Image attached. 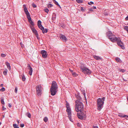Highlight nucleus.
I'll return each mask as SVG.
<instances>
[{"mask_svg":"<svg viewBox=\"0 0 128 128\" xmlns=\"http://www.w3.org/2000/svg\"><path fill=\"white\" fill-rule=\"evenodd\" d=\"M57 85L56 82L54 81L53 82L50 89L51 94L52 95L54 96L56 94L57 91Z\"/></svg>","mask_w":128,"mask_h":128,"instance_id":"1","label":"nucleus"},{"mask_svg":"<svg viewBox=\"0 0 128 128\" xmlns=\"http://www.w3.org/2000/svg\"><path fill=\"white\" fill-rule=\"evenodd\" d=\"M76 105L75 106V110L77 112H82L83 111L84 108V106L82 103L80 102L78 100L75 101Z\"/></svg>","mask_w":128,"mask_h":128,"instance_id":"2","label":"nucleus"},{"mask_svg":"<svg viewBox=\"0 0 128 128\" xmlns=\"http://www.w3.org/2000/svg\"><path fill=\"white\" fill-rule=\"evenodd\" d=\"M104 100V97H103L102 98H99L97 100L98 109L99 111H100L102 108Z\"/></svg>","mask_w":128,"mask_h":128,"instance_id":"3","label":"nucleus"},{"mask_svg":"<svg viewBox=\"0 0 128 128\" xmlns=\"http://www.w3.org/2000/svg\"><path fill=\"white\" fill-rule=\"evenodd\" d=\"M66 106L67 108L66 112H67L68 117L70 120L72 122H73L71 118V109L70 108L69 104L66 101Z\"/></svg>","mask_w":128,"mask_h":128,"instance_id":"4","label":"nucleus"},{"mask_svg":"<svg viewBox=\"0 0 128 128\" xmlns=\"http://www.w3.org/2000/svg\"><path fill=\"white\" fill-rule=\"evenodd\" d=\"M81 69L82 72L84 74H90L92 72V71L86 67L82 68Z\"/></svg>","mask_w":128,"mask_h":128,"instance_id":"5","label":"nucleus"},{"mask_svg":"<svg viewBox=\"0 0 128 128\" xmlns=\"http://www.w3.org/2000/svg\"><path fill=\"white\" fill-rule=\"evenodd\" d=\"M42 90V86L40 85H39L36 86V92L38 96H40L41 95Z\"/></svg>","mask_w":128,"mask_h":128,"instance_id":"6","label":"nucleus"},{"mask_svg":"<svg viewBox=\"0 0 128 128\" xmlns=\"http://www.w3.org/2000/svg\"><path fill=\"white\" fill-rule=\"evenodd\" d=\"M120 38L116 37V36L114 35L111 38H110L109 39L112 42H117L118 40H119Z\"/></svg>","mask_w":128,"mask_h":128,"instance_id":"7","label":"nucleus"},{"mask_svg":"<svg viewBox=\"0 0 128 128\" xmlns=\"http://www.w3.org/2000/svg\"><path fill=\"white\" fill-rule=\"evenodd\" d=\"M117 42L119 46L122 48V49H124V47L123 44L121 41L120 38L119 40H118Z\"/></svg>","mask_w":128,"mask_h":128,"instance_id":"8","label":"nucleus"},{"mask_svg":"<svg viewBox=\"0 0 128 128\" xmlns=\"http://www.w3.org/2000/svg\"><path fill=\"white\" fill-rule=\"evenodd\" d=\"M28 21L29 23L32 26L34 25V24L32 21V20L30 14L26 15Z\"/></svg>","mask_w":128,"mask_h":128,"instance_id":"9","label":"nucleus"},{"mask_svg":"<svg viewBox=\"0 0 128 128\" xmlns=\"http://www.w3.org/2000/svg\"><path fill=\"white\" fill-rule=\"evenodd\" d=\"M31 29L33 32L36 35V36L37 38L38 39V35L36 30L34 28L31 27Z\"/></svg>","mask_w":128,"mask_h":128,"instance_id":"10","label":"nucleus"},{"mask_svg":"<svg viewBox=\"0 0 128 128\" xmlns=\"http://www.w3.org/2000/svg\"><path fill=\"white\" fill-rule=\"evenodd\" d=\"M41 53L42 55V56L44 58H46L47 56V52L45 50L41 51Z\"/></svg>","mask_w":128,"mask_h":128,"instance_id":"11","label":"nucleus"},{"mask_svg":"<svg viewBox=\"0 0 128 128\" xmlns=\"http://www.w3.org/2000/svg\"><path fill=\"white\" fill-rule=\"evenodd\" d=\"M106 34L108 39H109L110 38H111L114 35L111 31H109L107 32Z\"/></svg>","mask_w":128,"mask_h":128,"instance_id":"12","label":"nucleus"},{"mask_svg":"<svg viewBox=\"0 0 128 128\" xmlns=\"http://www.w3.org/2000/svg\"><path fill=\"white\" fill-rule=\"evenodd\" d=\"M60 38L64 42H66L67 40V39L66 37L63 35H60Z\"/></svg>","mask_w":128,"mask_h":128,"instance_id":"13","label":"nucleus"},{"mask_svg":"<svg viewBox=\"0 0 128 128\" xmlns=\"http://www.w3.org/2000/svg\"><path fill=\"white\" fill-rule=\"evenodd\" d=\"M23 6L24 10L26 15L30 14L29 12H28V10L26 7V5L24 4L23 5Z\"/></svg>","mask_w":128,"mask_h":128,"instance_id":"14","label":"nucleus"},{"mask_svg":"<svg viewBox=\"0 0 128 128\" xmlns=\"http://www.w3.org/2000/svg\"><path fill=\"white\" fill-rule=\"evenodd\" d=\"M28 67L29 68V74L31 76L32 74V68L30 66V65H28Z\"/></svg>","mask_w":128,"mask_h":128,"instance_id":"15","label":"nucleus"},{"mask_svg":"<svg viewBox=\"0 0 128 128\" xmlns=\"http://www.w3.org/2000/svg\"><path fill=\"white\" fill-rule=\"evenodd\" d=\"M69 70L74 76L76 77L78 76V74H76L75 72L74 71L72 70H71L70 69H69Z\"/></svg>","mask_w":128,"mask_h":128,"instance_id":"16","label":"nucleus"},{"mask_svg":"<svg viewBox=\"0 0 128 128\" xmlns=\"http://www.w3.org/2000/svg\"><path fill=\"white\" fill-rule=\"evenodd\" d=\"M5 64L6 65L7 68L10 70H11V67L10 66V64L8 62H6Z\"/></svg>","mask_w":128,"mask_h":128,"instance_id":"17","label":"nucleus"},{"mask_svg":"<svg viewBox=\"0 0 128 128\" xmlns=\"http://www.w3.org/2000/svg\"><path fill=\"white\" fill-rule=\"evenodd\" d=\"M118 116L120 117L123 118H128V116L126 115H124L122 113H119Z\"/></svg>","mask_w":128,"mask_h":128,"instance_id":"18","label":"nucleus"},{"mask_svg":"<svg viewBox=\"0 0 128 128\" xmlns=\"http://www.w3.org/2000/svg\"><path fill=\"white\" fill-rule=\"evenodd\" d=\"M94 58L97 60H102V59L99 56H96V55H94Z\"/></svg>","mask_w":128,"mask_h":128,"instance_id":"19","label":"nucleus"},{"mask_svg":"<svg viewBox=\"0 0 128 128\" xmlns=\"http://www.w3.org/2000/svg\"><path fill=\"white\" fill-rule=\"evenodd\" d=\"M22 77V81H24L26 80V78H25V77L24 76V74H22V75L20 76V78L21 77Z\"/></svg>","mask_w":128,"mask_h":128,"instance_id":"20","label":"nucleus"},{"mask_svg":"<svg viewBox=\"0 0 128 128\" xmlns=\"http://www.w3.org/2000/svg\"><path fill=\"white\" fill-rule=\"evenodd\" d=\"M80 112V114L84 118L85 117L86 114L83 112V111H82V112Z\"/></svg>","mask_w":128,"mask_h":128,"instance_id":"21","label":"nucleus"},{"mask_svg":"<svg viewBox=\"0 0 128 128\" xmlns=\"http://www.w3.org/2000/svg\"><path fill=\"white\" fill-rule=\"evenodd\" d=\"M77 116L78 118L80 120H82L84 118L82 116H81L80 114L77 113Z\"/></svg>","mask_w":128,"mask_h":128,"instance_id":"22","label":"nucleus"},{"mask_svg":"<svg viewBox=\"0 0 128 128\" xmlns=\"http://www.w3.org/2000/svg\"><path fill=\"white\" fill-rule=\"evenodd\" d=\"M115 60L118 62L121 63L122 61L119 58H115Z\"/></svg>","mask_w":128,"mask_h":128,"instance_id":"23","label":"nucleus"},{"mask_svg":"<svg viewBox=\"0 0 128 128\" xmlns=\"http://www.w3.org/2000/svg\"><path fill=\"white\" fill-rule=\"evenodd\" d=\"M56 18V15L55 14H53L52 18V20H55Z\"/></svg>","mask_w":128,"mask_h":128,"instance_id":"24","label":"nucleus"},{"mask_svg":"<svg viewBox=\"0 0 128 128\" xmlns=\"http://www.w3.org/2000/svg\"><path fill=\"white\" fill-rule=\"evenodd\" d=\"M42 32L44 34L45 33H46L48 31V30L46 28H45L44 29H44H43L42 30Z\"/></svg>","mask_w":128,"mask_h":128,"instance_id":"25","label":"nucleus"},{"mask_svg":"<svg viewBox=\"0 0 128 128\" xmlns=\"http://www.w3.org/2000/svg\"><path fill=\"white\" fill-rule=\"evenodd\" d=\"M38 26L42 25L41 21L40 20L38 21Z\"/></svg>","mask_w":128,"mask_h":128,"instance_id":"26","label":"nucleus"},{"mask_svg":"<svg viewBox=\"0 0 128 128\" xmlns=\"http://www.w3.org/2000/svg\"><path fill=\"white\" fill-rule=\"evenodd\" d=\"M76 1L78 3H81L82 2V0H76Z\"/></svg>","mask_w":128,"mask_h":128,"instance_id":"27","label":"nucleus"},{"mask_svg":"<svg viewBox=\"0 0 128 128\" xmlns=\"http://www.w3.org/2000/svg\"><path fill=\"white\" fill-rule=\"evenodd\" d=\"M26 115L29 118H30L31 115L30 113L29 112L27 113L26 114Z\"/></svg>","mask_w":128,"mask_h":128,"instance_id":"28","label":"nucleus"},{"mask_svg":"<svg viewBox=\"0 0 128 128\" xmlns=\"http://www.w3.org/2000/svg\"><path fill=\"white\" fill-rule=\"evenodd\" d=\"M13 126L14 128H19L18 126L16 124H14Z\"/></svg>","mask_w":128,"mask_h":128,"instance_id":"29","label":"nucleus"},{"mask_svg":"<svg viewBox=\"0 0 128 128\" xmlns=\"http://www.w3.org/2000/svg\"><path fill=\"white\" fill-rule=\"evenodd\" d=\"M124 29L128 32V26H126L124 27Z\"/></svg>","mask_w":128,"mask_h":128,"instance_id":"30","label":"nucleus"},{"mask_svg":"<svg viewBox=\"0 0 128 128\" xmlns=\"http://www.w3.org/2000/svg\"><path fill=\"white\" fill-rule=\"evenodd\" d=\"M44 120L45 122H47L48 120V118L46 117H45L44 118Z\"/></svg>","mask_w":128,"mask_h":128,"instance_id":"31","label":"nucleus"},{"mask_svg":"<svg viewBox=\"0 0 128 128\" xmlns=\"http://www.w3.org/2000/svg\"><path fill=\"white\" fill-rule=\"evenodd\" d=\"M1 102L2 104H4V99L3 98H1Z\"/></svg>","mask_w":128,"mask_h":128,"instance_id":"32","label":"nucleus"},{"mask_svg":"<svg viewBox=\"0 0 128 128\" xmlns=\"http://www.w3.org/2000/svg\"><path fill=\"white\" fill-rule=\"evenodd\" d=\"M53 6V5L51 4H48V8L51 7Z\"/></svg>","mask_w":128,"mask_h":128,"instance_id":"33","label":"nucleus"},{"mask_svg":"<svg viewBox=\"0 0 128 128\" xmlns=\"http://www.w3.org/2000/svg\"><path fill=\"white\" fill-rule=\"evenodd\" d=\"M39 28L40 29L42 30L43 29H44V27H43L42 25L39 26H38Z\"/></svg>","mask_w":128,"mask_h":128,"instance_id":"34","label":"nucleus"},{"mask_svg":"<svg viewBox=\"0 0 128 128\" xmlns=\"http://www.w3.org/2000/svg\"><path fill=\"white\" fill-rule=\"evenodd\" d=\"M7 70H6V71H4L3 72V74L5 75H6L7 74Z\"/></svg>","mask_w":128,"mask_h":128,"instance_id":"35","label":"nucleus"},{"mask_svg":"<svg viewBox=\"0 0 128 128\" xmlns=\"http://www.w3.org/2000/svg\"><path fill=\"white\" fill-rule=\"evenodd\" d=\"M119 71L120 72H124L125 71V70L124 69H120Z\"/></svg>","mask_w":128,"mask_h":128,"instance_id":"36","label":"nucleus"},{"mask_svg":"<svg viewBox=\"0 0 128 128\" xmlns=\"http://www.w3.org/2000/svg\"><path fill=\"white\" fill-rule=\"evenodd\" d=\"M5 90V88L4 87H2L1 89H0V91L3 92Z\"/></svg>","mask_w":128,"mask_h":128,"instance_id":"37","label":"nucleus"},{"mask_svg":"<svg viewBox=\"0 0 128 128\" xmlns=\"http://www.w3.org/2000/svg\"><path fill=\"white\" fill-rule=\"evenodd\" d=\"M44 10L45 12H47V13H48L49 12L47 8L44 9Z\"/></svg>","mask_w":128,"mask_h":128,"instance_id":"38","label":"nucleus"},{"mask_svg":"<svg viewBox=\"0 0 128 128\" xmlns=\"http://www.w3.org/2000/svg\"><path fill=\"white\" fill-rule=\"evenodd\" d=\"M1 56L2 57H4L6 56V55L4 54H1Z\"/></svg>","mask_w":128,"mask_h":128,"instance_id":"39","label":"nucleus"},{"mask_svg":"<svg viewBox=\"0 0 128 128\" xmlns=\"http://www.w3.org/2000/svg\"><path fill=\"white\" fill-rule=\"evenodd\" d=\"M54 3H55V4H56V5L58 6H60V5L59 4H58V2L57 1H55V2H54Z\"/></svg>","mask_w":128,"mask_h":128,"instance_id":"40","label":"nucleus"},{"mask_svg":"<svg viewBox=\"0 0 128 128\" xmlns=\"http://www.w3.org/2000/svg\"><path fill=\"white\" fill-rule=\"evenodd\" d=\"M17 91H18L17 88V87H16L15 88V90H14L15 92L16 93L17 92Z\"/></svg>","mask_w":128,"mask_h":128,"instance_id":"41","label":"nucleus"},{"mask_svg":"<svg viewBox=\"0 0 128 128\" xmlns=\"http://www.w3.org/2000/svg\"><path fill=\"white\" fill-rule=\"evenodd\" d=\"M32 6L34 8H35L36 7V5L34 4H32Z\"/></svg>","mask_w":128,"mask_h":128,"instance_id":"42","label":"nucleus"},{"mask_svg":"<svg viewBox=\"0 0 128 128\" xmlns=\"http://www.w3.org/2000/svg\"><path fill=\"white\" fill-rule=\"evenodd\" d=\"M80 10L82 11H84V10L83 7H81L80 8Z\"/></svg>","mask_w":128,"mask_h":128,"instance_id":"43","label":"nucleus"},{"mask_svg":"<svg viewBox=\"0 0 128 128\" xmlns=\"http://www.w3.org/2000/svg\"><path fill=\"white\" fill-rule=\"evenodd\" d=\"M90 3L91 4H93L94 3L93 2H88V4L89 5H90Z\"/></svg>","mask_w":128,"mask_h":128,"instance_id":"44","label":"nucleus"},{"mask_svg":"<svg viewBox=\"0 0 128 128\" xmlns=\"http://www.w3.org/2000/svg\"><path fill=\"white\" fill-rule=\"evenodd\" d=\"M24 124H21L20 126V127H21L22 128L24 127Z\"/></svg>","mask_w":128,"mask_h":128,"instance_id":"45","label":"nucleus"},{"mask_svg":"<svg viewBox=\"0 0 128 128\" xmlns=\"http://www.w3.org/2000/svg\"><path fill=\"white\" fill-rule=\"evenodd\" d=\"M6 109V108H5L4 106H2V110H5Z\"/></svg>","mask_w":128,"mask_h":128,"instance_id":"46","label":"nucleus"},{"mask_svg":"<svg viewBox=\"0 0 128 128\" xmlns=\"http://www.w3.org/2000/svg\"><path fill=\"white\" fill-rule=\"evenodd\" d=\"M125 20H128V16L126 17V18H125Z\"/></svg>","mask_w":128,"mask_h":128,"instance_id":"47","label":"nucleus"},{"mask_svg":"<svg viewBox=\"0 0 128 128\" xmlns=\"http://www.w3.org/2000/svg\"><path fill=\"white\" fill-rule=\"evenodd\" d=\"M93 128H98V127L97 126H94L93 127Z\"/></svg>","mask_w":128,"mask_h":128,"instance_id":"48","label":"nucleus"},{"mask_svg":"<svg viewBox=\"0 0 128 128\" xmlns=\"http://www.w3.org/2000/svg\"><path fill=\"white\" fill-rule=\"evenodd\" d=\"M8 106L10 108L11 107V105L10 104H8Z\"/></svg>","mask_w":128,"mask_h":128,"instance_id":"49","label":"nucleus"},{"mask_svg":"<svg viewBox=\"0 0 128 128\" xmlns=\"http://www.w3.org/2000/svg\"><path fill=\"white\" fill-rule=\"evenodd\" d=\"M93 8L94 9H95L96 8V7L95 6H93Z\"/></svg>","mask_w":128,"mask_h":128,"instance_id":"50","label":"nucleus"},{"mask_svg":"<svg viewBox=\"0 0 128 128\" xmlns=\"http://www.w3.org/2000/svg\"><path fill=\"white\" fill-rule=\"evenodd\" d=\"M0 86L1 87H2L3 86V84H0Z\"/></svg>","mask_w":128,"mask_h":128,"instance_id":"51","label":"nucleus"},{"mask_svg":"<svg viewBox=\"0 0 128 128\" xmlns=\"http://www.w3.org/2000/svg\"><path fill=\"white\" fill-rule=\"evenodd\" d=\"M17 122L18 124H19V123H20V122H19V121L18 120H17Z\"/></svg>","mask_w":128,"mask_h":128,"instance_id":"52","label":"nucleus"},{"mask_svg":"<svg viewBox=\"0 0 128 128\" xmlns=\"http://www.w3.org/2000/svg\"><path fill=\"white\" fill-rule=\"evenodd\" d=\"M123 80L124 81H126L127 80H126L124 79V78H123Z\"/></svg>","mask_w":128,"mask_h":128,"instance_id":"53","label":"nucleus"},{"mask_svg":"<svg viewBox=\"0 0 128 128\" xmlns=\"http://www.w3.org/2000/svg\"><path fill=\"white\" fill-rule=\"evenodd\" d=\"M83 94L85 96V93L84 92H83Z\"/></svg>","mask_w":128,"mask_h":128,"instance_id":"54","label":"nucleus"},{"mask_svg":"<svg viewBox=\"0 0 128 128\" xmlns=\"http://www.w3.org/2000/svg\"><path fill=\"white\" fill-rule=\"evenodd\" d=\"M52 0L54 2H55V1H56L55 0Z\"/></svg>","mask_w":128,"mask_h":128,"instance_id":"55","label":"nucleus"},{"mask_svg":"<svg viewBox=\"0 0 128 128\" xmlns=\"http://www.w3.org/2000/svg\"><path fill=\"white\" fill-rule=\"evenodd\" d=\"M127 100H128V98H127Z\"/></svg>","mask_w":128,"mask_h":128,"instance_id":"56","label":"nucleus"}]
</instances>
